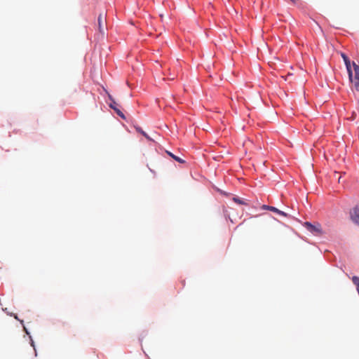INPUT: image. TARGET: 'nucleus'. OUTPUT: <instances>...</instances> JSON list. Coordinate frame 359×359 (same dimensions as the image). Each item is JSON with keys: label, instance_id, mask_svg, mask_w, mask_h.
Listing matches in <instances>:
<instances>
[{"label": "nucleus", "instance_id": "nucleus-1", "mask_svg": "<svg viewBox=\"0 0 359 359\" xmlns=\"http://www.w3.org/2000/svg\"><path fill=\"white\" fill-rule=\"evenodd\" d=\"M304 226L311 233L315 235H321L323 233L321 226L319 223L313 224L309 222L304 223Z\"/></svg>", "mask_w": 359, "mask_h": 359}, {"label": "nucleus", "instance_id": "nucleus-2", "mask_svg": "<svg viewBox=\"0 0 359 359\" xmlns=\"http://www.w3.org/2000/svg\"><path fill=\"white\" fill-rule=\"evenodd\" d=\"M353 67L355 72V75L351 76V79L349 78L351 82L353 84L356 90L359 91V65L353 62Z\"/></svg>", "mask_w": 359, "mask_h": 359}, {"label": "nucleus", "instance_id": "nucleus-3", "mask_svg": "<svg viewBox=\"0 0 359 359\" xmlns=\"http://www.w3.org/2000/svg\"><path fill=\"white\" fill-rule=\"evenodd\" d=\"M106 93L108 95L109 100L111 101V102L109 103V107L111 109H113L120 117H121L123 119H125L126 117H125L124 114H123V112L120 109H118L117 107H114V104H116V102L114 100V99L113 98V97L107 91H106Z\"/></svg>", "mask_w": 359, "mask_h": 359}, {"label": "nucleus", "instance_id": "nucleus-4", "mask_svg": "<svg viewBox=\"0 0 359 359\" xmlns=\"http://www.w3.org/2000/svg\"><path fill=\"white\" fill-rule=\"evenodd\" d=\"M351 220L356 224L359 225V205L354 207L350 212Z\"/></svg>", "mask_w": 359, "mask_h": 359}, {"label": "nucleus", "instance_id": "nucleus-5", "mask_svg": "<svg viewBox=\"0 0 359 359\" xmlns=\"http://www.w3.org/2000/svg\"><path fill=\"white\" fill-rule=\"evenodd\" d=\"M341 56L343 58V60L345 63V65H346V69H347V72L348 74V78L351 79L352 69H351V61H350L349 58L348 57V56L345 53H341Z\"/></svg>", "mask_w": 359, "mask_h": 359}, {"label": "nucleus", "instance_id": "nucleus-6", "mask_svg": "<svg viewBox=\"0 0 359 359\" xmlns=\"http://www.w3.org/2000/svg\"><path fill=\"white\" fill-rule=\"evenodd\" d=\"M97 21H98V29H99V31L100 33H104V25L105 24L106 22V16L103 13H100L98 16V19H97Z\"/></svg>", "mask_w": 359, "mask_h": 359}, {"label": "nucleus", "instance_id": "nucleus-7", "mask_svg": "<svg viewBox=\"0 0 359 359\" xmlns=\"http://www.w3.org/2000/svg\"><path fill=\"white\" fill-rule=\"evenodd\" d=\"M262 208L264 210H271L272 212H274L280 215H282V216H284V217H287V214L285 212H283L280 210H278V208L273 207V206H269V205H264L262 206Z\"/></svg>", "mask_w": 359, "mask_h": 359}, {"label": "nucleus", "instance_id": "nucleus-8", "mask_svg": "<svg viewBox=\"0 0 359 359\" xmlns=\"http://www.w3.org/2000/svg\"><path fill=\"white\" fill-rule=\"evenodd\" d=\"M168 154L175 161H178L180 163H184V161H183L182 158H180V157L176 156L175 155L172 154V153L169 152Z\"/></svg>", "mask_w": 359, "mask_h": 359}, {"label": "nucleus", "instance_id": "nucleus-9", "mask_svg": "<svg viewBox=\"0 0 359 359\" xmlns=\"http://www.w3.org/2000/svg\"><path fill=\"white\" fill-rule=\"evenodd\" d=\"M233 201L236 202V203H238V204H241V205H245L246 203H245L243 200H241V198H236V197H234L233 198Z\"/></svg>", "mask_w": 359, "mask_h": 359}, {"label": "nucleus", "instance_id": "nucleus-10", "mask_svg": "<svg viewBox=\"0 0 359 359\" xmlns=\"http://www.w3.org/2000/svg\"><path fill=\"white\" fill-rule=\"evenodd\" d=\"M136 130L139 133L142 134L146 138H147L148 140H151L150 137L148 136V135L145 132H144L140 128H137Z\"/></svg>", "mask_w": 359, "mask_h": 359}, {"label": "nucleus", "instance_id": "nucleus-11", "mask_svg": "<svg viewBox=\"0 0 359 359\" xmlns=\"http://www.w3.org/2000/svg\"><path fill=\"white\" fill-rule=\"evenodd\" d=\"M352 281L356 286H359V278L358 276H353Z\"/></svg>", "mask_w": 359, "mask_h": 359}, {"label": "nucleus", "instance_id": "nucleus-12", "mask_svg": "<svg viewBox=\"0 0 359 359\" xmlns=\"http://www.w3.org/2000/svg\"><path fill=\"white\" fill-rule=\"evenodd\" d=\"M292 2H293L294 4L296 3V0H290Z\"/></svg>", "mask_w": 359, "mask_h": 359}, {"label": "nucleus", "instance_id": "nucleus-13", "mask_svg": "<svg viewBox=\"0 0 359 359\" xmlns=\"http://www.w3.org/2000/svg\"><path fill=\"white\" fill-rule=\"evenodd\" d=\"M117 105H118V104L116 103V104H114V107H117Z\"/></svg>", "mask_w": 359, "mask_h": 359}]
</instances>
